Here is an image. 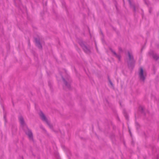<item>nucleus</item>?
Segmentation results:
<instances>
[{"label":"nucleus","mask_w":159,"mask_h":159,"mask_svg":"<svg viewBox=\"0 0 159 159\" xmlns=\"http://www.w3.org/2000/svg\"><path fill=\"white\" fill-rule=\"evenodd\" d=\"M128 56L130 61H132L133 59L132 54L130 52H128Z\"/></svg>","instance_id":"obj_4"},{"label":"nucleus","mask_w":159,"mask_h":159,"mask_svg":"<svg viewBox=\"0 0 159 159\" xmlns=\"http://www.w3.org/2000/svg\"><path fill=\"white\" fill-rule=\"evenodd\" d=\"M20 122L21 125H23L24 124L23 119L22 117H20L19 118Z\"/></svg>","instance_id":"obj_5"},{"label":"nucleus","mask_w":159,"mask_h":159,"mask_svg":"<svg viewBox=\"0 0 159 159\" xmlns=\"http://www.w3.org/2000/svg\"><path fill=\"white\" fill-rule=\"evenodd\" d=\"M139 74L140 79L143 81L145 79V77L144 75H143V70L142 68H140Z\"/></svg>","instance_id":"obj_1"},{"label":"nucleus","mask_w":159,"mask_h":159,"mask_svg":"<svg viewBox=\"0 0 159 159\" xmlns=\"http://www.w3.org/2000/svg\"><path fill=\"white\" fill-rule=\"evenodd\" d=\"M36 44L39 47H41L40 46V44H39V42H36Z\"/></svg>","instance_id":"obj_6"},{"label":"nucleus","mask_w":159,"mask_h":159,"mask_svg":"<svg viewBox=\"0 0 159 159\" xmlns=\"http://www.w3.org/2000/svg\"><path fill=\"white\" fill-rule=\"evenodd\" d=\"M110 84H111V85H112V83L111 82V81H110Z\"/></svg>","instance_id":"obj_7"},{"label":"nucleus","mask_w":159,"mask_h":159,"mask_svg":"<svg viewBox=\"0 0 159 159\" xmlns=\"http://www.w3.org/2000/svg\"><path fill=\"white\" fill-rule=\"evenodd\" d=\"M42 120H43L45 122L47 123H48V120L45 117L43 114L41 112L39 114Z\"/></svg>","instance_id":"obj_2"},{"label":"nucleus","mask_w":159,"mask_h":159,"mask_svg":"<svg viewBox=\"0 0 159 159\" xmlns=\"http://www.w3.org/2000/svg\"><path fill=\"white\" fill-rule=\"evenodd\" d=\"M26 133L30 138L31 139L32 138V134L30 131L28 130L26 132Z\"/></svg>","instance_id":"obj_3"},{"label":"nucleus","mask_w":159,"mask_h":159,"mask_svg":"<svg viewBox=\"0 0 159 159\" xmlns=\"http://www.w3.org/2000/svg\"><path fill=\"white\" fill-rule=\"evenodd\" d=\"M114 53L115 55H116V53H115V52H113Z\"/></svg>","instance_id":"obj_8"}]
</instances>
